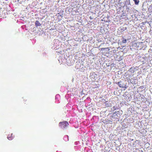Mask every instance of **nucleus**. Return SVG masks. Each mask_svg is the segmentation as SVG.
Here are the masks:
<instances>
[{"label":"nucleus","instance_id":"nucleus-17","mask_svg":"<svg viewBox=\"0 0 152 152\" xmlns=\"http://www.w3.org/2000/svg\"><path fill=\"white\" fill-rule=\"evenodd\" d=\"M118 108V107L116 106H113L112 109V110L113 111H115V110H116Z\"/></svg>","mask_w":152,"mask_h":152},{"label":"nucleus","instance_id":"nucleus-10","mask_svg":"<svg viewBox=\"0 0 152 152\" xmlns=\"http://www.w3.org/2000/svg\"><path fill=\"white\" fill-rule=\"evenodd\" d=\"M14 137V136L13 135V134L12 133L11 134L10 137H9L8 135L7 137V139L9 140H11Z\"/></svg>","mask_w":152,"mask_h":152},{"label":"nucleus","instance_id":"nucleus-24","mask_svg":"<svg viewBox=\"0 0 152 152\" xmlns=\"http://www.w3.org/2000/svg\"><path fill=\"white\" fill-rule=\"evenodd\" d=\"M109 120H110V119H109V120H108V119H106V121H109V122H110L109 121Z\"/></svg>","mask_w":152,"mask_h":152},{"label":"nucleus","instance_id":"nucleus-4","mask_svg":"<svg viewBox=\"0 0 152 152\" xmlns=\"http://www.w3.org/2000/svg\"><path fill=\"white\" fill-rule=\"evenodd\" d=\"M69 125L68 123L66 121H64L62 122H60L59 123V126L61 128L66 129L67 126Z\"/></svg>","mask_w":152,"mask_h":152},{"label":"nucleus","instance_id":"nucleus-1","mask_svg":"<svg viewBox=\"0 0 152 152\" xmlns=\"http://www.w3.org/2000/svg\"><path fill=\"white\" fill-rule=\"evenodd\" d=\"M123 113V111L122 110H120L116 113H113L112 115L110 116V119L109 120L111 122L115 121H118L121 119V117Z\"/></svg>","mask_w":152,"mask_h":152},{"label":"nucleus","instance_id":"nucleus-11","mask_svg":"<svg viewBox=\"0 0 152 152\" xmlns=\"http://www.w3.org/2000/svg\"><path fill=\"white\" fill-rule=\"evenodd\" d=\"M148 58L149 61H150L151 60H152V53H150L149 54Z\"/></svg>","mask_w":152,"mask_h":152},{"label":"nucleus","instance_id":"nucleus-18","mask_svg":"<svg viewBox=\"0 0 152 152\" xmlns=\"http://www.w3.org/2000/svg\"><path fill=\"white\" fill-rule=\"evenodd\" d=\"M105 106L107 107H109L110 106V104L108 102V101H106L105 103Z\"/></svg>","mask_w":152,"mask_h":152},{"label":"nucleus","instance_id":"nucleus-3","mask_svg":"<svg viewBox=\"0 0 152 152\" xmlns=\"http://www.w3.org/2000/svg\"><path fill=\"white\" fill-rule=\"evenodd\" d=\"M59 43L57 40H54L52 43V48L53 50H57L59 48Z\"/></svg>","mask_w":152,"mask_h":152},{"label":"nucleus","instance_id":"nucleus-23","mask_svg":"<svg viewBox=\"0 0 152 152\" xmlns=\"http://www.w3.org/2000/svg\"><path fill=\"white\" fill-rule=\"evenodd\" d=\"M123 57L122 56H121L119 58V60L121 61L123 59Z\"/></svg>","mask_w":152,"mask_h":152},{"label":"nucleus","instance_id":"nucleus-13","mask_svg":"<svg viewBox=\"0 0 152 152\" xmlns=\"http://www.w3.org/2000/svg\"><path fill=\"white\" fill-rule=\"evenodd\" d=\"M110 49L109 48H101V50L103 51V50H105L106 51H109Z\"/></svg>","mask_w":152,"mask_h":152},{"label":"nucleus","instance_id":"nucleus-5","mask_svg":"<svg viewBox=\"0 0 152 152\" xmlns=\"http://www.w3.org/2000/svg\"><path fill=\"white\" fill-rule=\"evenodd\" d=\"M127 80L129 81L130 80V81H128V83H131L134 85H136L137 83V80L134 78H133L132 79V80H129L128 78Z\"/></svg>","mask_w":152,"mask_h":152},{"label":"nucleus","instance_id":"nucleus-8","mask_svg":"<svg viewBox=\"0 0 152 152\" xmlns=\"http://www.w3.org/2000/svg\"><path fill=\"white\" fill-rule=\"evenodd\" d=\"M35 26L36 27L38 26H40L41 25V24L39 22L38 20H37L35 22Z\"/></svg>","mask_w":152,"mask_h":152},{"label":"nucleus","instance_id":"nucleus-12","mask_svg":"<svg viewBox=\"0 0 152 152\" xmlns=\"http://www.w3.org/2000/svg\"><path fill=\"white\" fill-rule=\"evenodd\" d=\"M135 68L132 67H131L130 68L129 70V72H131V73H133L134 72Z\"/></svg>","mask_w":152,"mask_h":152},{"label":"nucleus","instance_id":"nucleus-6","mask_svg":"<svg viewBox=\"0 0 152 152\" xmlns=\"http://www.w3.org/2000/svg\"><path fill=\"white\" fill-rule=\"evenodd\" d=\"M140 61H141L143 64L146 63H148L149 62V60H148V58L146 56L142 57L140 60Z\"/></svg>","mask_w":152,"mask_h":152},{"label":"nucleus","instance_id":"nucleus-25","mask_svg":"<svg viewBox=\"0 0 152 152\" xmlns=\"http://www.w3.org/2000/svg\"><path fill=\"white\" fill-rule=\"evenodd\" d=\"M46 54V53H43V55L44 56L45 55V54Z\"/></svg>","mask_w":152,"mask_h":152},{"label":"nucleus","instance_id":"nucleus-22","mask_svg":"<svg viewBox=\"0 0 152 152\" xmlns=\"http://www.w3.org/2000/svg\"><path fill=\"white\" fill-rule=\"evenodd\" d=\"M116 50L114 49V50H112L111 51V52H112L113 53H114L116 52Z\"/></svg>","mask_w":152,"mask_h":152},{"label":"nucleus","instance_id":"nucleus-7","mask_svg":"<svg viewBox=\"0 0 152 152\" xmlns=\"http://www.w3.org/2000/svg\"><path fill=\"white\" fill-rule=\"evenodd\" d=\"M131 6L130 0H125L124 1V7Z\"/></svg>","mask_w":152,"mask_h":152},{"label":"nucleus","instance_id":"nucleus-2","mask_svg":"<svg viewBox=\"0 0 152 152\" xmlns=\"http://www.w3.org/2000/svg\"><path fill=\"white\" fill-rule=\"evenodd\" d=\"M126 81L125 80L124 81H120L118 82H115V83L117 84L120 88H127L128 86L127 85V84L126 83Z\"/></svg>","mask_w":152,"mask_h":152},{"label":"nucleus","instance_id":"nucleus-19","mask_svg":"<svg viewBox=\"0 0 152 152\" xmlns=\"http://www.w3.org/2000/svg\"><path fill=\"white\" fill-rule=\"evenodd\" d=\"M120 110H120L119 108H117L116 110H115V111H113V113H116V112H118V111H119Z\"/></svg>","mask_w":152,"mask_h":152},{"label":"nucleus","instance_id":"nucleus-9","mask_svg":"<svg viewBox=\"0 0 152 152\" xmlns=\"http://www.w3.org/2000/svg\"><path fill=\"white\" fill-rule=\"evenodd\" d=\"M63 11H61L59 13L56 14V16H57L58 17H59L60 16L62 17L63 15Z\"/></svg>","mask_w":152,"mask_h":152},{"label":"nucleus","instance_id":"nucleus-20","mask_svg":"<svg viewBox=\"0 0 152 152\" xmlns=\"http://www.w3.org/2000/svg\"><path fill=\"white\" fill-rule=\"evenodd\" d=\"M142 42H137V43H136L135 44H136V45H137L138 44L139 45H142Z\"/></svg>","mask_w":152,"mask_h":152},{"label":"nucleus","instance_id":"nucleus-15","mask_svg":"<svg viewBox=\"0 0 152 152\" xmlns=\"http://www.w3.org/2000/svg\"><path fill=\"white\" fill-rule=\"evenodd\" d=\"M130 6H126V10L127 12H130L129 10H130Z\"/></svg>","mask_w":152,"mask_h":152},{"label":"nucleus","instance_id":"nucleus-16","mask_svg":"<svg viewBox=\"0 0 152 152\" xmlns=\"http://www.w3.org/2000/svg\"><path fill=\"white\" fill-rule=\"evenodd\" d=\"M134 2V3L136 5H138L139 2V0H133Z\"/></svg>","mask_w":152,"mask_h":152},{"label":"nucleus","instance_id":"nucleus-14","mask_svg":"<svg viewBox=\"0 0 152 152\" xmlns=\"http://www.w3.org/2000/svg\"><path fill=\"white\" fill-rule=\"evenodd\" d=\"M64 140L65 141L69 140V137L67 135H65L63 138Z\"/></svg>","mask_w":152,"mask_h":152},{"label":"nucleus","instance_id":"nucleus-21","mask_svg":"<svg viewBox=\"0 0 152 152\" xmlns=\"http://www.w3.org/2000/svg\"><path fill=\"white\" fill-rule=\"evenodd\" d=\"M122 42L123 43H125L126 42V39L123 38Z\"/></svg>","mask_w":152,"mask_h":152}]
</instances>
